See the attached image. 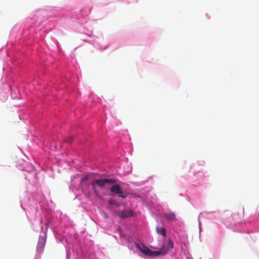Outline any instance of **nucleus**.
<instances>
[{"label":"nucleus","mask_w":259,"mask_h":259,"mask_svg":"<svg viewBox=\"0 0 259 259\" xmlns=\"http://www.w3.org/2000/svg\"><path fill=\"white\" fill-rule=\"evenodd\" d=\"M89 178H90V176L89 175H86V176H84L81 179V182H80V183H83V182L88 180L89 179Z\"/></svg>","instance_id":"11"},{"label":"nucleus","mask_w":259,"mask_h":259,"mask_svg":"<svg viewBox=\"0 0 259 259\" xmlns=\"http://www.w3.org/2000/svg\"><path fill=\"white\" fill-rule=\"evenodd\" d=\"M136 247L147 256H157L160 254H165L167 252V249H165V247L159 251H152L144 244L136 243Z\"/></svg>","instance_id":"1"},{"label":"nucleus","mask_w":259,"mask_h":259,"mask_svg":"<svg viewBox=\"0 0 259 259\" xmlns=\"http://www.w3.org/2000/svg\"><path fill=\"white\" fill-rule=\"evenodd\" d=\"M115 213L121 219L127 218L134 215L132 210H116Z\"/></svg>","instance_id":"5"},{"label":"nucleus","mask_w":259,"mask_h":259,"mask_svg":"<svg viewBox=\"0 0 259 259\" xmlns=\"http://www.w3.org/2000/svg\"><path fill=\"white\" fill-rule=\"evenodd\" d=\"M165 217L169 221H172L175 219L174 214L171 212L165 213Z\"/></svg>","instance_id":"8"},{"label":"nucleus","mask_w":259,"mask_h":259,"mask_svg":"<svg viewBox=\"0 0 259 259\" xmlns=\"http://www.w3.org/2000/svg\"><path fill=\"white\" fill-rule=\"evenodd\" d=\"M90 187V184H85L84 186H82V191L86 195H89L90 194L89 188Z\"/></svg>","instance_id":"7"},{"label":"nucleus","mask_w":259,"mask_h":259,"mask_svg":"<svg viewBox=\"0 0 259 259\" xmlns=\"http://www.w3.org/2000/svg\"><path fill=\"white\" fill-rule=\"evenodd\" d=\"M110 190L113 193L118 194L119 197L125 198L127 197V194L122 193L121 188L118 184H115L112 186Z\"/></svg>","instance_id":"4"},{"label":"nucleus","mask_w":259,"mask_h":259,"mask_svg":"<svg viewBox=\"0 0 259 259\" xmlns=\"http://www.w3.org/2000/svg\"><path fill=\"white\" fill-rule=\"evenodd\" d=\"M108 203L110 205H115V204H117V203L115 201V200H114V199L113 198H110L109 199V200H108Z\"/></svg>","instance_id":"10"},{"label":"nucleus","mask_w":259,"mask_h":259,"mask_svg":"<svg viewBox=\"0 0 259 259\" xmlns=\"http://www.w3.org/2000/svg\"><path fill=\"white\" fill-rule=\"evenodd\" d=\"M173 247H174L173 242L170 239H169L167 243V246L166 247V246H163L161 248L165 247V249H167V250H168L169 248H172Z\"/></svg>","instance_id":"9"},{"label":"nucleus","mask_w":259,"mask_h":259,"mask_svg":"<svg viewBox=\"0 0 259 259\" xmlns=\"http://www.w3.org/2000/svg\"><path fill=\"white\" fill-rule=\"evenodd\" d=\"M39 245H40V243L39 242L37 248H38V246H39Z\"/></svg>","instance_id":"15"},{"label":"nucleus","mask_w":259,"mask_h":259,"mask_svg":"<svg viewBox=\"0 0 259 259\" xmlns=\"http://www.w3.org/2000/svg\"><path fill=\"white\" fill-rule=\"evenodd\" d=\"M156 232L159 234L162 235L163 237H165L166 236V230L163 227H160L159 226H157L156 228Z\"/></svg>","instance_id":"6"},{"label":"nucleus","mask_w":259,"mask_h":259,"mask_svg":"<svg viewBox=\"0 0 259 259\" xmlns=\"http://www.w3.org/2000/svg\"><path fill=\"white\" fill-rule=\"evenodd\" d=\"M105 218H108V216L107 215H105Z\"/></svg>","instance_id":"14"},{"label":"nucleus","mask_w":259,"mask_h":259,"mask_svg":"<svg viewBox=\"0 0 259 259\" xmlns=\"http://www.w3.org/2000/svg\"><path fill=\"white\" fill-rule=\"evenodd\" d=\"M179 243H180L182 250L184 253H187L189 247V242L186 234L183 233H181L179 236Z\"/></svg>","instance_id":"3"},{"label":"nucleus","mask_w":259,"mask_h":259,"mask_svg":"<svg viewBox=\"0 0 259 259\" xmlns=\"http://www.w3.org/2000/svg\"><path fill=\"white\" fill-rule=\"evenodd\" d=\"M116 183V180L113 179H95L91 183L93 190L94 193L97 196H100V192L97 189V186L100 187H103L107 183L114 184Z\"/></svg>","instance_id":"2"},{"label":"nucleus","mask_w":259,"mask_h":259,"mask_svg":"<svg viewBox=\"0 0 259 259\" xmlns=\"http://www.w3.org/2000/svg\"><path fill=\"white\" fill-rule=\"evenodd\" d=\"M66 141L68 143H70L71 142V138H69L68 139H66Z\"/></svg>","instance_id":"12"},{"label":"nucleus","mask_w":259,"mask_h":259,"mask_svg":"<svg viewBox=\"0 0 259 259\" xmlns=\"http://www.w3.org/2000/svg\"><path fill=\"white\" fill-rule=\"evenodd\" d=\"M186 259H192V258H191L190 257H189V256H187L186 257Z\"/></svg>","instance_id":"13"}]
</instances>
